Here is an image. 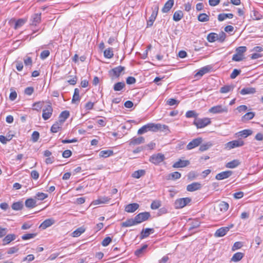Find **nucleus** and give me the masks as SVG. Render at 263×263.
Returning <instances> with one entry per match:
<instances>
[{"label":"nucleus","instance_id":"f257e3e1","mask_svg":"<svg viewBox=\"0 0 263 263\" xmlns=\"http://www.w3.org/2000/svg\"><path fill=\"white\" fill-rule=\"evenodd\" d=\"M148 129L153 132H157L158 131L163 132L167 130L170 132L168 126L164 124L160 123H149L147 124Z\"/></svg>","mask_w":263,"mask_h":263},{"label":"nucleus","instance_id":"f03ea898","mask_svg":"<svg viewBox=\"0 0 263 263\" xmlns=\"http://www.w3.org/2000/svg\"><path fill=\"white\" fill-rule=\"evenodd\" d=\"M211 123V119L209 118H196L195 119L193 124L197 127V128H202L207 125L210 124Z\"/></svg>","mask_w":263,"mask_h":263},{"label":"nucleus","instance_id":"7ed1b4c3","mask_svg":"<svg viewBox=\"0 0 263 263\" xmlns=\"http://www.w3.org/2000/svg\"><path fill=\"white\" fill-rule=\"evenodd\" d=\"M53 112V108L50 102H48V104L44 106L43 109L42 118L44 120H47L52 116Z\"/></svg>","mask_w":263,"mask_h":263},{"label":"nucleus","instance_id":"20e7f679","mask_svg":"<svg viewBox=\"0 0 263 263\" xmlns=\"http://www.w3.org/2000/svg\"><path fill=\"white\" fill-rule=\"evenodd\" d=\"M124 70V67L119 66L110 70L108 71V74L112 79H114L118 78Z\"/></svg>","mask_w":263,"mask_h":263},{"label":"nucleus","instance_id":"39448f33","mask_svg":"<svg viewBox=\"0 0 263 263\" xmlns=\"http://www.w3.org/2000/svg\"><path fill=\"white\" fill-rule=\"evenodd\" d=\"M209 111L213 114L227 113L228 112V108L227 106L218 105L210 108Z\"/></svg>","mask_w":263,"mask_h":263},{"label":"nucleus","instance_id":"423d86ee","mask_svg":"<svg viewBox=\"0 0 263 263\" xmlns=\"http://www.w3.org/2000/svg\"><path fill=\"white\" fill-rule=\"evenodd\" d=\"M152 13L147 22V26H152L153 25L158 14L159 7L157 4H155L152 7Z\"/></svg>","mask_w":263,"mask_h":263},{"label":"nucleus","instance_id":"0eeeda50","mask_svg":"<svg viewBox=\"0 0 263 263\" xmlns=\"http://www.w3.org/2000/svg\"><path fill=\"white\" fill-rule=\"evenodd\" d=\"M191 201V199L188 197L178 199L175 202V208L177 209L183 208L190 203Z\"/></svg>","mask_w":263,"mask_h":263},{"label":"nucleus","instance_id":"6e6552de","mask_svg":"<svg viewBox=\"0 0 263 263\" xmlns=\"http://www.w3.org/2000/svg\"><path fill=\"white\" fill-rule=\"evenodd\" d=\"M244 142L241 139L233 140L227 143L225 145L226 148L231 149L232 148L242 146L244 145Z\"/></svg>","mask_w":263,"mask_h":263},{"label":"nucleus","instance_id":"1a4fd4ad","mask_svg":"<svg viewBox=\"0 0 263 263\" xmlns=\"http://www.w3.org/2000/svg\"><path fill=\"white\" fill-rule=\"evenodd\" d=\"M165 159L164 155L161 153H158L151 156L149 158V161L157 165L162 162Z\"/></svg>","mask_w":263,"mask_h":263},{"label":"nucleus","instance_id":"9d476101","mask_svg":"<svg viewBox=\"0 0 263 263\" xmlns=\"http://www.w3.org/2000/svg\"><path fill=\"white\" fill-rule=\"evenodd\" d=\"M150 216L149 213L145 212L138 214L135 217L134 219L136 224H137L147 220Z\"/></svg>","mask_w":263,"mask_h":263},{"label":"nucleus","instance_id":"9b49d317","mask_svg":"<svg viewBox=\"0 0 263 263\" xmlns=\"http://www.w3.org/2000/svg\"><path fill=\"white\" fill-rule=\"evenodd\" d=\"M229 204L225 201H221L217 205L216 211L217 212L220 214L226 212L229 209Z\"/></svg>","mask_w":263,"mask_h":263},{"label":"nucleus","instance_id":"f8f14e48","mask_svg":"<svg viewBox=\"0 0 263 263\" xmlns=\"http://www.w3.org/2000/svg\"><path fill=\"white\" fill-rule=\"evenodd\" d=\"M202 141V139L201 138L194 139L187 145L186 149L190 150L196 147L201 143Z\"/></svg>","mask_w":263,"mask_h":263},{"label":"nucleus","instance_id":"ddd939ff","mask_svg":"<svg viewBox=\"0 0 263 263\" xmlns=\"http://www.w3.org/2000/svg\"><path fill=\"white\" fill-rule=\"evenodd\" d=\"M233 226V225L231 224L230 227H222L218 229L215 233V236L216 237H222L224 236Z\"/></svg>","mask_w":263,"mask_h":263},{"label":"nucleus","instance_id":"4468645a","mask_svg":"<svg viewBox=\"0 0 263 263\" xmlns=\"http://www.w3.org/2000/svg\"><path fill=\"white\" fill-rule=\"evenodd\" d=\"M233 174L232 171H227L222 172L220 173H218L216 175L215 178L217 180H223L224 179H227L230 177Z\"/></svg>","mask_w":263,"mask_h":263},{"label":"nucleus","instance_id":"2eb2a0df","mask_svg":"<svg viewBox=\"0 0 263 263\" xmlns=\"http://www.w3.org/2000/svg\"><path fill=\"white\" fill-rule=\"evenodd\" d=\"M110 200V198L103 196L100 197L97 199L92 201V204L96 205L99 204H104L108 203Z\"/></svg>","mask_w":263,"mask_h":263},{"label":"nucleus","instance_id":"dca6fc26","mask_svg":"<svg viewBox=\"0 0 263 263\" xmlns=\"http://www.w3.org/2000/svg\"><path fill=\"white\" fill-rule=\"evenodd\" d=\"M202 187L201 184L199 182H193L189 184L186 187V190L189 192H194L200 190Z\"/></svg>","mask_w":263,"mask_h":263},{"label":"nucleus","instance_id":"f3484780","mask_svg":"<svg viewBox=\"0 0 263 263\" xmlns=\"http://www.w3.org/2000/svg\"><path fill=\"white\" fill-rule=\"evenodd\" d=\"M55 223V220L52 218L47 219L40 225V228L44 230L50 227Z\"/></svg>","mask_w":263,"mask_h":263},{"label":"nucleus","instance_id":"a211bd4d","mask_svg":"<svg viewBox=\"0 0 263 263\" xmlns=\"http://www.w3.org/2000/svg\"><path fill=\"white\" fill-rule=\"evenodd\" d=\"M139 204L136 203L127 204L125 207V211L128 213H133L139 208Z\"/></svg>","mask_w":263,"mask_h":263},{"label":"nucleus","instance_id":"6ab92c4d","mask_svg":"<svg viewBox=\"0 0 263 263\" xmlns=\"http://www.w3.org/2000/svg\"><path fill=\"white\" fill-rule=\"evenodd\" d=\"M41 22V13L34 14L31 17V25L36 26Z\"/></svg>","mask_w":263,"mask_h":263},{"label":"nucleus","instance_id":"aec40b11","mask_svg":"<svg viewBox=\"0 0 263 263\" xmlns=\"http://www.w3.org/2000/svg\"><path fill=\"white\" fill-rule=\"evenodd\" d=\"M16 238V236L14 234H10L7 235L3 239V245L9 244L12 241L15 240Z\"/></svg>","mask_w":263,"mask_h":263},{"label":"nucleus","instance_id":"412c9836","mask_svg":"<svg viewBox=\"0 0 263 263\" xmlns=\"http://www.w3.org/2000/svg\"><path fill=\"white\" fill-rule=\"evenodd\" d=\"M144 142V138L143 137L138 138L134 137L129 141L130 145H135L140 144Z\"/></svg>","mask_w":263,"mask_h":263},{"label":"nucleus","instance_id":"4be33fe9","mask_svg":"<svg viewBox=\"0 0 263 263\" xmlns=\"http://www.w3.org/2000/svg\"><path fill=\"white\" fill-rule=\"evenodd\" d=\"M190 162L188 160H182L180 159L179 161L176 162L173 165L174 168H179L185 167L189 164Z\"/></svg>","mask_w":263,"mask_h":263},{"label":"nucleus","instance_id":"5701e85b","mask_svg":"<svg viewBox=\"0 0 263 263\" xmlns=\"http://www.w3.org/2000/svg\"><path fill=\"white\" fill-rule=\"evenodd\" d=\"M63 125V124H62L59 121L55 122L51 126L50 129L51 132L53 133H56L58 132L59 131L61 130Z\"/></svg>","mask_w":263,"mask_h":263},{"label":"nucleus","instance_id":"b1692460","mask_svg":"<svg viewBox=\"0 0 263 263\" xmlns=\"http://www.w3.org/2000/svg\"><path fill=\"white\" fill-rule=\"evenodd\" d=\"M256 92V89L253 87L243 88L240 91V94L242 95L254 94Z\"/></svg>","mask_w":263,"mask_h":263},{"label":"nucleus","instance_id":"393cba45","mask_svg":"<svg viewBox=\"0 0 263 263\" xmlns=\"http://www.w3.org/2000/svg\"><path fill=\"white\" fill-rule=\"evenodd\" d=\"M69 112L67 110L62 111L59 116V120L58 121L63 124L65 120L69 117Z\"/></svg>","mask_w":263,"mask_h":263},{"label":"nucleus","instance_id":"a878e982","mask_svg":"<svg viewBox=\"0 0 263 263\" xmlns=\"http://www.w3.org/2000/svg\"><path fill=\"white\" fill-rule=\"evenodd\" d=\"M44 101H38L32 104V109L37 111H40L44 106Z\"/></svg>","mask_w":263,"mask_h":263},{"label":"nucleus","instance_id":"bb28decb","mask_svg":"<svg viewBox=\"0 0 263 263\" xmlns=\"http://www.w3.org/2000/svg\"><path fill=\"white\" fill-rule=\"evenodd\" d=\"M240 162L238 160H233L226 164V167L230 168H235L240 164Z\"/></svg>","mask_w":263,"mask_h":263},{"label":"nucleus","instance_id":"cd10ccee","mask_svg":"<svg viewBox=\"0 0 263 263\" xmlns=\"http://www.w3.org/2000/svg\"><path fill=\"white\" fill-rule=\"evenodd\" d=\"M174 5V1H167L162 9L163 13H167Z\"/></svg>","mask_w":263,"mask_h":263},{"label":"nucleus","instance_id":"c85d7f7f","mask_svg":"<svg viewBox=\"0 0 263 263\" xmlns=\"http://www.w3.org/2000/svg\"><path fill=\"white\" fill-rule=\"evenodd\" d=\"M137 224L135 219H128L121 223L122 227H129Z\"/></svg>","mask_w":263,"mask_h":263},{"label":"nucleus","instance_id":"c756f323","mask_svg":"<svg viewBox=\"0 0 263 263\" xmlns=\"http://www.w3.org/2000/svg\"><path fill=\"white\" fill-rule=\"evenodd\" d=\"M145 174V171L144 170H139L138 171H135L132 174V177L133 178L139 179L142 176H143Z\"/></svg>","mask_w":263,"mask_h":263},{"label":"nucleus","instance_id":"7c9ffc66","mask_svg":"<svg viewBox=\"0 0 263 263\" xmlns=\"http://www.w3.org/2000/svg\"><path fill=\"white\" fill-rule=\"evenodd\" d=\"M234 88V87L233 85H224L223 87H221L220 89V92L221 93H226L232 91Z\"/></svg>","mask_w":263,"mask_h":263},{"label":"nucleus","instance_id":"2f4dec72","mask_svg":"<svg viewBox=\"0 0 263 263\" xmlns=\"http://www.w3.org/2000/svg\"><path fill=\"white\" fill-rule=\"evenodd\" d=\"M25 205L29 208H33L36 206V200L32 198L27 199L25 201Z\"/></svg>","mask_w":263,"mask_h":263},{"label":"nucleus","instance_id":"473e14b6","mask_svg":"<svg viewBox=\"0 0 263 263\" xmlns=\"http://www.w3.org/2000/svg\"><path fill=\"white\" fill-rule=\"evenodd\" d=\"M85 231V229L83 227H80L76 229L72 233V236L74 237H77L80 236L82 233Z\"/></svg>","mask_w":263,"mask_h":263},{"label":"nucleus","instance_id":"72a5a7b5","mask_svg":"<svg viewBox=\"0 0 263 263\" xmlns=\"http://www.w3.org/2000/svg\"><path fill=\"white\" fill-rule=\"evenodd\" d=\"M154 230L151 228H146L145 230H143L141 232V235L142 238L147 237L151 233H153Z\"/></svg>","mask_w":263,"mask_h":263},{"label":"nucleus","instance_id":"f704fd0d","mask_svg":"<svg viewBox=\"0 0 263 263\" xmlns=\"http://www.w3.org/2000/svg\"><path fill=\"white\" fill-rule=\"evenodd\" d=\"M244 254L241 252H237L235 253L231 258V261L237 262L240 260L243 257Z\"/></svg>","mask_w":263,"mask_h":263},{"label":"nucleus","instance_id":"c9c22d12","mask_svg":"<svg viewBox=\"0 0 263 263\" xmlns=\"http://www.w3.org/2000/svg\"><path fill=\"white\" fill-rule=\"evenodd\" d=\"M183 16V13L181 11H177L175 12L173 15V20L175 22H178L182 19Z\"/></svg>","mask_w":263,"mask_h":263},{"label":"nucleus","instance_id":"e433bc0d","mask_svg":"<svg viewBox=\"0 0 263 263\" xmlns=\"http://www.w3.org/2000/svg\"><path fill=\"white\" fill-rule=\"evenodd\" d=\"M233 17V14L232 13H221L219 14L218 16V20L219 21H223L227 18H232Z\"/></svg>","mask_w":263,"mask_h":263},{"label":"nucleus","instance_id":"4c0bfd02","mask_svg":"<svg viewBox=\"0 0 263 263\" xmlns=\"http://www.w3.org/2000/svg\"><path fill=\"white\" fill-rule=\"evenodd\" d=\"M125 87V84L123 82L116 83L114 85V90L116 91H119L122 90Z\"/></svg>","mask_w":263,"mask_h":263},{"label":"nucleus","instance_id":"58836bf2","mask_svg":"<svg viewBox=\"0 0 263 263\" xmlns=\"http://www.w3.org/2000/svg\"><path fill=\"white\" fill-rule=\"evenodd\" d=\"M114 154L113 151L111 150H104L102 151L99 153V156L103 158H107Z\"/></svg>","mask_w":263,"mask_h":263},{"label":"nucleus","instance_id":"ea45409f","mask_svg":"<svg viewBox=\"0 0 263 263\" xmlns=\"http://www.w3.org/2000/svg\"><path fill=\"white\" fill-rule=\"evenodd\" d=\"M80 90L78 88H75L74 91V94L72 99V103H75L77 101H79L80 97L79 96Z\"/></svg>","mask_w":263,"mask_h":263},{"label":"nucleus","instance_id":"a19ab883","mask_svg":"<svg viewBox=\"0 0 263 263\" xmlns=\"http://www.w3.org/2000/svg\"><path fill=\"white\" fill-rule=\"evenodd\" d=\"M27 21V18H20L15 22L14 28L17 29L22 27Z\"/></svg>","mask_w":263,"mask_h":263},{"label":"nucleus","instance_id":"79ce46f5","mask_svg":"<svg viewBox=\"0 0 263 263\" xmlns=\"http://www.w3.org/2000/svg\"><path fill=\"white\" fill-rule=\"evenodd\" d=\"M207 40L209 42H214L218 40V35L215 33H210L208 35Z\"/></svg>","mask_w":263,"mask_h":263},{"label":"nucleus","instance_id":"37998d69","mask_svg":"<svg viewBox=\"0 0 263 263\" xmlns=\"http://www.w3.org/2000/svg\"><path fill=\"white\" fill-rule=\"evenodd\" d=\"M104 55L106 58L110 59L113 57L114 53L111 48H108L104 51Z\"/></svg>","mask_w":263,"mask_h":263},{"label":"nucleus","instance_id":"c03bdc74","mask_svg":"<svg viewBox=\"0 0 263 263\" xmlns=\"http://www.w3.org/2000/svg\"><path fill=\"white\" fill-rule=\"evenodd\" d=\"M255 116V113L254 112H249L246 113L242 117V120L243 121H248L253 119Z\"/></svg>","mask_w":263,"mask_h":263},{"label":"nucleus","instance_id":"a18cd8bd","mask_svg":"<svg viewBox=\"0 0 263 263\" xmlns=\"http://www.w3.org/2000/svg\"><path fill=\"white\" fill-rule=\"evenodd\" d=\"M181 174L178 172H175L170 174L167 177L168 179L175 180L179 179L181 177Z\"/></svg>","mask_w":263,"mask_h":263},{"label":"nucleus","instance_id":"49530a36","mask_svg":"<svg viewBox=\"0 0 263 263\" xmlns=\"http://www.w3.org/2000/svg\"><path fill=\"white\" fill-rule=\"evenodd\" d=\"M209 71V68L207 67H203L201 68L195 75V77H202L203 74Z\"/></svg>","mask_w":263,"mask_h":263},{"label":"nucleus","instance_id":"de8ad7c7","mask_svg":"<svg viewBox=\"0 0 263 263\" xmlns=\"http://www.w3.org/2000/svg\"><path fill=\"white\" fill-rule=\"evenodd\" d=\"M252 134V131L250 129H244L239 132L240 136L246 138Z\"/></svg>","mask_w":263,"mask_h":263},{"label":"nucleus","instance_id":"09e8293b","mask_svg":"<svg viewBox=\"0 0 263 263\" xmlns=\"http://www.w3.org/2000/svg\"><path fill=\"white\" fill-rule=\"evenodd\" d=\"M198 20L201 22H208L209 20V16L205 13H201L198 16Z\"/></svg>","mask_w":263,"mask_h":263},{"label":"nucleus","instance_id":"8fccbe9b","mask_svg":"<svg viewBox=\"0 0 263 263\" xmlns=\"http://www.w3.org/2000/svg\"><path fill=\"white\" fill-rule=\"evenodd\" d=\"M185 116L186 118H197L198 114L194 110H189L187 111L185 114Z\"/></svg>","mask_w":263,"mask_h":263},{"label":"nucleus","instance_id":"3c124183","mask_svg":"<svg viewBox=\"0 0 263 263\" xmlns=\"http://www.w3.org/2000/svg\"><path fill=\"white\" fill-rule=\"evenodd\" d=\"M243 55L237 53V52L234 54L232 57V60L236 62H240L243 60Z\"/></svg>","mask_w":263,"mask_h":263},{"label":"nucleus","instance_id":"603ef678","mask_svg":"<svg viewBox=\"0 0 263 263\" xmlns=\"http://www.w3.org/2000/svg\"><path fill=\"white\" fill-rule=\"evenodd\" d=\"M48 197V195L46 194L43 193H37L35 196V198L39 200H43L46 198Z\"/></svg>","mask_w":263,"mask_h":263},{"label":"nucleus","instance_id":"864d4df0","mask_svg":"<svg viewBox=\"0 0 263 263\" xmlns=\"http://www.w3.org/2000/svg\"><path fill=\"white\" fill-rule=\"evenodd\" d=\"M36 235V233H30V234H26L25 235H23L22 236V239L24 240L30 239L32 238H34Z\"/></svg>","mask_w":263,"mask_h":263},{"label":"nucleus","instance_id":"5fc2aeb1","mask_svg":"<svg viewBox=\"0 0 263 263\" xmlns=\"http://www.w3.org/2000/svg\"><path fill=\"white\" fill-rule=\"evenodd\" d=\"M23 206V204L20 202H16L12 205V208L14 210H20L22 209Z\"/></svg>","mask_w":263,"mask_h":263},{"label":"nucleus","instance_id":"6e6d98bb","mask_svg":"<svg viewBox=\"0 0 263 263\" xmlns=\"http://www.w3.org/2000/svg\"><path fill=\"white\" fill-rule=\"evenodd\" d=\"M161 206V202L158 200L153 201L151 204V208L153 210L158 209Z\"/></svg>","mask_w":263,"mask_h":263},{"label":"nucleus","instance_id":"4d7b16f0","mask_svg":"<svg viewBox=\"0 0 263 263\" xmlns=\"http://www.w3.org/2000/svg\"><path fill=\"white\" fill-rule=\"evenodd\" d=\"M212 145V143L209 142L206 144H203L200 145L199 151L201 152L205 151L208 149Z\"/></svg>","mask_w":263,"mask_h":263},{"label":"nucleus","instance_id":"13d9d810","mask_svg":"<svg viewBox=\"0 0 263 263\" xmlns=\"http://www.w3.org/2000/svg\"><path fill=\"white\" fill-rule=\"evenodd\" d=\"M40 137V134L37 131H34L33 132L31 135V139L33 142H36L37 141Z\"/></svg>","mask_w":263,"mask_h":263},{"label":"nucleus","instance_id":"bf43d9fd","mask_svg":"<svg viewBox=\"0 0 263 263\" xmlns=\"http://www.w3.org/2000/svg\"><path fill=\"white\" fill-rule=\"evenodd\" d=\"M247 51L246 46H240L236 48V52L240 54L243 55V53Z\"/></svg>","mask_w":263,"mask_h":263},{"label":"nucleus","instance_id":"052dcab7","mask_svg":"<svg viewBox=\"0 0 263 263\" xmlns=\"http://www.w3.org/2000/svg\"><path fill=\"white\" fill-rule=\"evenodd\" d=\"M111 240L110 237H107L102 240L101 244L103 247H106L111 242Z\"/></svg>","mask_w":263,"mask_h":263},{"label":"nucleus","instance_id":"680f3d73","mask_svg":"<svg viewBox=\"0 0 263 263\" xmlns=\"http://www.w3.org/2000/svg\"><path fill=\"white\" fill-rule=\"evenodd\" d=\"M147 131H149V129H148L147 124L143 126L140 129H139V130H138V134L139 135H141L145 133H146Z\"/></svg>","mask_w":263,"mask_h":263},{"label":"nucleus","instance_id":"e2e57ef3","mask_svg":"<svg viewBox=\"0 0 263 263\" xmlns=\"http://www.w3.org/2000/svg\"><path fill=\"white\" fill-rule=\"evenodd\" d=\"M24 62L26 66H31L32 64V58L30 57H26L24 59Z\"/></svg>","mask_w":263,"mask_h":263},{"label":"nucleus","instance_id":"0e129e2a","mask_svg":"<svg viewBox=\"0 0 263 263\" xmlns=\"http://www.w3.org/2000/svg\"><path fill=\"white\" fill-rule=\"evenodd\" d=\"M50 54V52L48 50H45L43 51L40 54V58L42 60H44L47 58Z\"/></svg>","mask_w":263,"mask_h":263},{"label":"nucleus","instance_id":"69168bd1","mask_svg":"<svg viewBox=\"0 0 263 263\" xmlns=\"http://www.w3.org/2000/svg\"><path fill=\"white\" fill-rule=\"evenodd\" d=\"M241 70L237 69H234L230 75V78L232 79H235L240 73Z\"/></svg>","mask_w":263,"mask_h":263},{"label":"nucleus","instance_id":"338daca9","mask_svg":"<svg viewBox=\"0 0 263 263\" xmlns=\"http://www.w3.org/2000/svg\"><path fill=\"white\" fill-rule=\"evenodd\" d=\"M18 250H19V248H18V246L11 247L8 250L7 253L8 254H12L15 253H16L18 251Z\"/></svg>","mask_w":263,"mask_h":263},{"label":"nucleus","instance_id":"774afa93","mask_svg":"<svg viewBox=\"0 0 263 263\" xmlns=\"http://www.w3.org/2000/svg\"><path fill=\"white\" fill-rule=\"evenodd\" d=\"M242 247V243L241 242L237 241L234 243L232 247V250L235 251L236 250L240 249Z\"/></svg>","mask_w":263,"mask_h":263}]
</instances>
